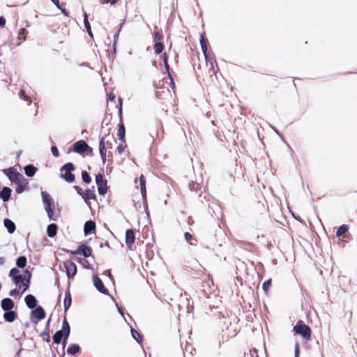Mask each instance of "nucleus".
<instances>
[{
    "label": "nucleus",
    "mask_w": 357,
    "mask_h": 357,
    "mask_svg": "<svg viewBox=\"0 0 357 357\" xmlns=\"http://www.w3.org/2000/svg\"><path fill=\"white\" fill-rule=\"evenodd\" d=\"M57 231V225L56 224H50L48 225L47 229V234L49 237H54L56 234Z\"/></svg>",
    "instance_id": "a211bd4d"
},
{
    "label": "nucleus",
    "mask_w": 357,
    "mask_h": 357,
    "mask_svg": "<svg viewBox=\"0 0 357 357\" xmlns=\"http://www.w3.org/2000/svg\"><path fill=\"white\" fill-rule=\"evenodd\" d=\"M66 270V274L69 278H73L77 273V266L71 261H66L64 264Z\"/></svg>",
    "instance_id": "1a4fd4ad"
},
{
    "label": "nucleus",
    "mask_w": 357,
    "mask_h": 357,
    "mask_svg": "<svg viewBox=\"0 0 357 357\" xmlns=\"http://www.w3.org/2000/svg\"><path fill=\"white\" fill-rule=\"evenodd\" d=\"M3 172L11 181L15 183L20 182V180L22 181L24 178L22 174L17 172L14 168L6 169L3 170Z\"/></svg>",
    "instance_id": "39448f33"
},
{
    "label": "nucleus",
    "mask_w": 357,
    "mask_h": 357,
    "mask_svg": "<svg viewBox=\"0 0 357 357\" xmlns=\"http://www.w3.org/2000/svg\"><path fill=\"white\" fill-rule=\"evenodd\" d=\"M118 0H104L105 3H109L111 4H114L117 2Z\"/></svg>",
    "instance_id": "79ce46f5"
},
{
    "label": "nucleus",
    "mask_w": 357,
    "mask_h": 357,
    "mask_svg": "<svg viewBox=\"0 0 357 357\" xmlns=\"http://www.w3.org/2000/svg\"><path fill=\"white\" fill-rule=\"evenodd\" d=\"M119 312H120L121 314H123V312H122V311H121V310L120 308H119Z\"/></svg>",
    "instance_id": "3c124183"
},
{
    "label": "nucleus",
    "mask_w": 357,
    "mask_h": 357,
    "mask_svg": "<svg viewBox=\"0 0 357 357\" xmlns=\"http://www.w3.org/2000/svg\"><path fill=\"white\" fill-rule=\"evenodd\" d=\"M16 264L19 268H24L26 264V258L24 256L20 257L16 261Z\"/></svg>",
    "instance_id": "393cba45"
},
{
    "label": "nucleus",
    "mask_w": 357,
    "mask_h": 357,
    "mask_svg": "<svg viewBox=\"0 0 357 357\" xmlns=\"http://www.w3.org/2000/svg\"><path fill=\"white\" fill-rule=\"evenodd\" d=\"M127 146L124 143H121L117 147V152L119 154H121L126 149Z\"/></svg>",
    "instance_id": "72a5a7b5"
},
{
    "label": "nucleus",
    "mask_w": 357,
    "mask_h": 357,
    "mask_svg": "<svg viewBox=\"0 0 357 357\" xmlns=\"http://www.w3.org/2000/svg\"><path fill=\"white\" fill-rule=\"evenodd\" d=\"M79 351V347L77 344H74V345H72L71 347H70L68 349V351L67 352L69 354H71V355H75L77 353H78Z\"/></svg>",
    "instance_id": "bb28decb"
},
{
    "label": "nucleus",
    "mask_w": 357,
    "mask_h": 357,
    "mask_svg": "<svg viewBox=\"0 0 357 357\" xmlns=\"http://www.w3.org/2000/svg\"><path fill=\"white\" fill-rule=\"evenodd\" d=\"M51 151L54 156L57 157L59 155V151L56 146H52Z\"/></svg>",
    "instance_id": "4c0bfd02"
},
{
    "label": "nucleus",
    "mask_w": 357,
    "mask_h": 357,
    "mask_svg": "<svg viewBox=\"0 0 357 357\" xmlns=\"http://www.w3.org/2000/svg\"><path fill=\"white\" fill-rule=\"evenodd\" d=\"M131 333H132V335L133 338L137 342L139 343L142 341V338H141L140 335L138 333V332L137 331L134 330V329H132Z\"/></svg>",
    "instance_id": "7c9ffc66"
},
{
    "label": "nucleus",
    "mask_w": 357,
    "mask_h": 357,
    "mask_svg": "<svg viewBox=\"0 0 357 357\" xmlns=\"http://www.w3.org/2000/svg\"><path fill=\"white\" fill-rule=\"evenodd\" d=\"M270 286H271V280L266 281L263 284V289H264V291L267 292Z\"/></svg>",
    "instance_id": "c9c22d12"
},
{
    "label": "nucleus",
    "mask_w": 357,
    "mask_h": 357,
    "mask_svg": "<svg viewBox=\"0 0 357 357\" xmlns=\"http://www.w3.org/2000/svg\"><path fill=\"white\" fill-rule=\"evenodd\" d=\"M42 200L48 218L52 220H56L59 215L55 211V204L51 196L44 192H41Z\"/></svg>",
    "instance_id": "f03ea898"
},
{
    "label": "nucleus",
    "mask_w": 357,
    "mask_h": 357,
    "mask_svg": "<svg viewBox=\"0 0 357 357\" xmlns=\"http://www.w3.org/2000/svg\"><path fill=\"white\" fill-rule=\"evenodd\" d=\"M1 307L5 312L12 310L14 307V303L10 298H4L1 301Z\"/></svg>",
    "instance_id": "4468645a"
},
{
    "label": "nucleus",
    "mask_w": 357,
    "mask_h": 357,
    "mask_svg": "<svg viewBox=\"0 0 357 357\" xmlns=\"http://www.w3.org/2000/svg\"><path fill=\"white\" fill-rule=\"evenodd\" d=\"M163 61H164V62L167 61V56L166 53H164V54H163Z\"/></svg>",
    "instance_id": "09e8293b"
},
{
    "label": "nucleus",
    "mask_w": 357,
    "mask_h": 357,
    "mask_svg": "<svg viewBox=\"0 0 357 357\" xmlns=\"http://www.w3.org/2000/svg\"><path fill=\"white\" fill-rule=\"evenodd\" d=\"M9 276L18 287L19 290H22V293L29 288L31 277L29 271H25L21 273L17 268H13L10 270Z\"/></svg>",
    "instance_id": "f257e3e1"
},
{
    "label": "nucleus",
    "mask_w": 357,
    "mask_h": 357,
    "mask_svg": "<svg viewBox=\"0 0 357 357\" xmlns=\"http://www.w3.org/2000/svg\"><path fill=\"white\" fill-rule=\"evenodd\" d=\"M16 184L17 185V187L15 188V192L18 194H20L26 189L28 182L24 178L22 179V181L20 180V182H17Z\"/></svg>",
    "instance_id": "2eb2a0df"
},
{
    "label": "nucleus",
    "mask_w": 357,
    "mask_h": 357,
    "mask_svg": "<svg viewBox=\"0 0 357 357\" xmlns=\"http://www.w3.org/2000/svg\"><path fill=\"white\" fill-rule=\"evenodd\" d=\"M135 236L132 229H128L126 232V243L130 249L135 243Z\"/></svg>",
    "instance_id": "9b49d317"
},
{
    "label": "nucleus",
    "mask_w": 357,
    "mask_h": 357,
    "mask_svg": "<svg viewBox=\"0 0 357 357\" xmlns=\"http://www.w3.org/2000/svg\"><path fill=\"white\" fill-rule=\"evenodd\" d=\"M82 178L83 181L86 183H89L91 181L90 176L85 171L82 172Z\"/></svg>",
    "instance_id": "2f4dec72"
},
{
    "label": "nucleus",
    "mask_w": 357,
    "mask_h": 357,
    "mask_svg": "<svg viewBox=\"0 0 357 357\" xmlns=\"http://www.w3.org/2000/svg\"><path fill=\"white\" fill-rule=\"evenodd\" d=\"M82 197L84 199H86L93 198L94 196L89 191H86L85 193L83 194Z\"/></svg>",
    "instance_id": "e433bc0d"
},
{
    "label": "nucleus",
    "mask_w": 357,
    "mask_h": 357,
    "mask_svg": "<svg viewBox=\"0 0 357 357\" xmlns=\"http://www.w3.org/2000/svg\"><path fill=\"white\" fill-rule=\"evenodd\" d=\"M65 333V336L66 339L70 333V326L67 321H63L62 325V331H57L53 336V340L56 344H59L62 337H63V333Z\"/></svg>",
    "instance_id": "20e7f679"
},
{
    "label": "nucleus",
    "mask_w": 357,
    "mask_h": 357,
    "mask_svg": "<svg viewBox=\"0 0 357 357\" xmlns=\"http://www.w3.org/2000/svg\"><path fill=\"white\" fill-rule=\"evenodd\" d=\"M96 228V225L93 221H87L84 225V233L87 235L89 233L94 230Z\"/></svg>",
    "instance_id": "5701e85b"
},
{
    "label": "nucleus",
    "mask_w": 357,
    "mask_h": 357,
    "mask_svg": "<svg viewBox=\"0 0 357 357\" xmlns=\"http://www.w3.org/2000/svg\"><path fill=\"white\" fill-rule=\"evenodd\" d=\"M24 172L26 176H33L36 172V168L33 165H29L24 167Z\"/></svg>",
    "instance_id": "b1692460"
},
{
    "label": "nucleus",
    "mask_w": 357,
    "mask_h": 357,
    "mask_svg": "<svg viewBox=\"0 0 357 357\" xmlns=\"http://www.w3.org/2000/svg\"><path fill=\"white\" fill-rule=\"evenodd\" d=\"M84 27L86 28V29L87 31H89L91 29V26H90L89 22L88 21L86 14L84 15Z\"/></svg>",
    "instance_id": "f704fd0d"
},
{
    "label": "nucleus",
    "mask_w": 357,
    "mask_h": 357,
    "mask_svg": "<svg viewBox=\"0 0 357 357\" xmlns=\"http://www.w3.org/2000/svg\"><path fill=\"white\" fill-rule=\"evenodd\" d=\"M164 63H165V66L166 70H169V64H168V62H167V61H166V62H164Z\"/></svg>",
    "instance_id": "de8ad7c7"
},
{
    "label": "nucleus",
    "mask_w": 357,
    "mask_h": 357,
    "mask_svg": "<svg viewBox=\"0 0 357 357\" xmlns=\"http://www.w3.org/2000/svg\"><path fill=\"white\" fill-rule=\"evenodd\" d=\"M96 183L98 185V192L104 195L107 192V185L106 181L103 179L101 174H98L96 176Z\"/></svg>",
    "instance_id": "6e6552de"
},
{
    "label": "nucleus",
    "mask_w": 357,
    "mask_h": 357,
    "mask_svg": "<svg viewBox=\"0 0 357 357\" xmlns=\"http://www.w3.org/2000/svg\"><path fill=\"white\" fill-rule=\"evenodd\" d=\"M3 317L8 322H13L17 317V314L13 310H8L4 312Z\"/></svg>",
    "instance_id": "f3484780"
},
{
    "label": "nucleus",
    "mask_w": 357,
    "mask_h": 357,
    "mask_svg": "<svg viewBox=\"0 0 357 357\" xmlns=\"http://www.w3.org/2000/svg\"><path fill=\"white\" fill-rule=\"evenodd\" d=\"M348 230V226L347 225H342V226H340L338 229L336 231V235L337 236H340L341 235H342L343 234H344L346 231H347Z\"/></svg>",
    "instance_id": "cd10ccee"
},
{
    "label": "nucleus",
    "mask_w": 357,
    "mask_h": 357,
    "mask_svg": "<svg viewBox=\"0 0 357 357\" xmlns=\"http://www.w3.org/2000/svg\"><path fill=\"white\" fill-rule=\"evenodd\" d=\"M87 148V144L84 141L80 140L75 143L73 150L77 153H84Z\"/></svg>",
    "instance_id": "f8f14e48"
},
{
    "label": "nucleus",
    "mask_w": 357,
    "mask_h": 357,
    "mask_svg": "<svg viewBox=\"0 0 357 357\" xmlns=\"http://www.w3.org/2000/svg\"><path fill=\"white\" fill-rule=\"evenodd\" d=\"M70 304H71V297H70V295L68 294V295L66 296L65 300H64L65 309L67 310L68 308H69V307L70 306Z\"/></svg>",
    "instance_id": "c756f323"
},
{
    "label": "nucleus",
    "mask_w": 357,
    "mask_h": 357,
    "mask_svg": "<svg viewBox=\"0 0 357 357\" xmlns=\"http://www.w3.org/2000/svg\"><path fill=\"white\" fill-rule=\"evenodd\" d=\"M295 357H298L299 356V344L298 343H296L295 344Z\"/></svg>",
    "instance_id": "58836bf2"
},
{
    "label": "nucleus",
    "mask_w": 357,
    "mask_h": 357,
    "mask_svg": "<svg viewBox=\"0 0 357 357\" xmlns=\"http://www.w3.org/2000/svg\"><path fill=\"white\" fill-rule=\"evenodd\" d=\"M114 139L112 137L107 136L105 138H102L99 144V152L103 163L106 160V146H109V139Z\"/></svg>",
    "instance_id": "0eeeda50"
},
{
    "label": "nucleus",
    "mask_w": 357,
    "mask_h": 357,
    "mask_svg": "<svg viewBox=\"0 0 357 357\" xmlns=\"http://www.w3.org/2000/svg\"><path fill=\"white\" fill-rule=\"evenodd\" d=\"M17 291L16 289H13V290H11V291H10V296H14L16 294Z\"/></svg>",
    "instance_id": "c03bdc74"
},
{
    "label": "nucleus",
    "mask_w": 357,
    "mask_h": 357,
    "mask_svg": "<svg viewBox=\"0 0 357 357\" xmlns=\"http://www.w3.org/2000/svg\"><path fill=\"white\" fill-rule=\"evenodd\" d=\"M0 262H2V259L0 258Z\"/></svg>",
    "instance_id": "864d4df0"
},
{
    "label": "nucleus",
    "mask_w": 357,
    "mask_h": 357,
    "mask_svg": "<svg viewBox=\"0 0 357 357\" xmlns=\"http://www.w3.org/2000/svg\"><path fill=\"white\" fill-rule=\"evenodd\" d=\"M93 280L94 286L100 292L107 294V290L105 287L102 280L98 277L94 276Z\"/></svg>",
    "instance_id": "ddd939ff"
},
{
    "label": "nucleus",
    "mask_w": 357,
    "mask_h": 357,
    "mask_svg": "<svg viewBox=\"0 0 357 357\" xmlns=\"http://www.w3.org/2000/svg\"><path fill=\"white\" fill-rule=\"evenodd\" d=\"M33 315L40 320L45 318V313L41 307H38L33 311Z\"/></svg>",
    "instance_id": "6ab92c4d"
},
{
    "label": "nucleus",
    "mask_w": 357,
    "mask_h": 357,
    "mask_svg": "<svg viewBox=\"0 0 357 357\" xmlns=\"http://www.w3.org/2000/svg\"><path fill=\"white\" fill-rule=\"evenodd\" d=\"M296 333L301 335L305 339H310L311 335L310 328L304 324L298 323L294 327Z\"/></svg>",
    "instance_id": "423d86ee"
},
{
    "label": "nucleus",
    "mask_w": 357,
    "mask_h": 357,
    "mask_svg": "<svg viewBox=\"0 0 357 357\" xmlns=\"http://www.w3.org/2000/svg\"><path fill=\"white\" fill-rule=\"evenodd\" d=\"M75 188L76 189L77 193L79 194L82 197L83 194L82 193V190L79 188H78L77 186H75Z\"/></svg>",
    "instance_id": "37998d69"
},
{
    "label": "nucleus",
    "mask_w": 357,
    "mask_h": 357,
    "mask_svg": "<svg viewBox=\"0 0 357 357\" xmlns=\"http://www.w3.org/2000/svg\"><path fill=\"white\" fill-rule=\"evenodd\" d=\"M10 192L11 190L9 188L4 187L0 193V197H1L4 202H6L10 199Z\"/></svg>",
    "instance_id": "aec40b11"
},
{
    "label": "nucleus",
    "mask_w": 357,
    "mask_h": 357,
    "mask_svg": "<svg viewBox=\"0 0 357 357\" xmlns=\"http://www.w3.org/2000/svg\"><path fill=\"white\" fill-rule=\"evenodd\" d=\"M164 48L163 45L161 43H157L154 45V51L156 54H160L162 52Z\"/></svg>",
    "instance_id": "c85d7f7f"
},
{
    "label": "nucleus",
    "mask_w": 357,
    "mask_h": 357,
    "mask_svg": "<svg viewBox=\"0 0 357 357\" xmlns=\"http://www.w3.org/2000/svg\"><path fill=\"white\" fill-rule=\"evenodd\" d=\"M185 238L187 241H190V240L192 238V235L189 233L185 234Z\"/></svg>",
    "instance_id": "ea45409f"
},
{
    "label": "nucleus",
    "mask_w": 357,
    "mask_h": 357,
    "mask_svg": "<svg viewBox=\"0 0 357 357\" xmlns=\"http://www.w3.org/2000/svg\"><path fill=\"white\" fill-rule=\"evenodd\" d=\"M200 45H201L203 53L204 54L205 56H206L207 47H206V40L203 35H201V36H200Z\"/></svg>",
    "instance_id": "a878e982"
},
{
    "label": "nucleus",
    "mask_w": 357,
    "mask_h": 357,
    "mask_svg": "<svg viewBox=\"0 0 357 357\" xmlns=\"http://www.w3.org/2000/svg\"><path fill=\"white\" fill-rule=\"evenodd\" d=\"M0 262H2V259L0 258Z\"/></svg>",
    "instance_id": "603ef678"
},
{
    "label": "nucleus",
    "mask_w": 357,
    "mask_h": 357,
    "mask_svg": "<svg viewBox=\"0 0 357 357\" xmlns=\"http://www.w3.org/2000/svg\"><path fill=\"white\" fill-rule=\"evenodd\" d=\"M4 225L6 227V229H8V231L10 234H12V233H13L15 231V225L10 220L5 219L4 220Z\"/></svg>",
    "instance_id": "412c9836"
},
{
    "label": "nucleus",
    "mask_w": 357,
    "mask_h": 357,
    "mask_svg": "<svg viewBox=\"0 0 357 357\" xmlns=\"http://www.w3.org/2000/svg\"><path fill=\"white\" fill-rule=\"evenodd\" d=\"M87 32L89 33V34L92 36V32H91V30L90 29L89 31H87Z\"/></svg>",
    "instance_id": "8fccbe9b"
},
{
    "label": "nucleus",
    "mask_w": 357,
    "mask_h": 357,
    "mask_svg": "<svg viewBox=\"0 0 357 357\" xmlns=\"http://www.w3.org/2000/svg\"><path fill=\"white\" fill-rule=\"evenodd\" d=\"M25 303L28 307L33 308L36 305V299L33 295H27L25 297Z\"/></svg>",
    "instance_id": "dca6fc26"
},
{
    "label": "nucleus",
    "mask_w": 357,
    "mask_h": 357,
    "mask_svg": "<svg viewBox=\"0 0 357 357\" xmlns=\"http://www.w3.org/2000/svg\"><path fill=\"white\" fill-rule=\"evenodd\" d=\"M6 20L3 17H0V26H4Z\"/></svg>",
    "instance_id": "a19ab883"
},
{
    "label": "nucleus",
    "mask_w": 357,
    "mask_h": 357,
    "mask_svg": "<svg viewBox=\"0 0 357 357\" xmlns=\"http://www.w3.org/2000/svg\"><path fill=\"white\" fill-rule=\"evenodd\" d=\"M73 255H82L85 257H89L91 255V250L89 247L82 245L77 250L71 252Z\"/></svg>",
    "instance_id": "9d476101"
},
{
    "label": "nucleus",
    "mask_w": 357,
    "mask_h": 357,
    "mask_svg": "<svg viewBox=\"0 0 357 357\" xmlns=\"http://www.w3.org/2000/svg\"><path fill=\"white\" fill-rule=\"evenodd\" d=\"M139 185H140V188H141L142 195L143 198L145 199L146 193V181H145V178L143 175H141V176L139 177Z\"/></svg>",
    "instance_id": "4be33fe9"
},
{
    "label": "nucleus",
    "mask_w": 357,
    "mask_h": 357,
    "mask_svg": "<svg viewBox=\"0 0 357 357\" xmlns=\"http://www.w3.org/2000/svg\"><path fill=\"white\" fill-rule=\"evenodd\" d=\"M114 98H115V96H114V94H112V93H111V94H109V95L108 96V99H109V100H114Z\"/></svg>",
    "instance_id": "49530a36"
},
{
    "label": "nucleus",
    "mask_w": 357,
    "mask_h": 357,
    "mask_svg": "<svg viewBox=\"0 0 357 357\" xmlns=\"http://www.w3.org/2000/svg\"><path fill=\"white\" fill-rule=\"evenodd\" d=\"M52 3L57 7H59V0H51Z\"/></svg>",
    "instance_id": "a18cd8bd"
},
{
    "label": "nucleus",
    "mask_w": 357,
    "mask_h": 357,
    "mask_svg": "<svg viewBox=\"0 0 357 357\" xmlns=\"http://www.w3.org/2000/svg\"><path fill=\"white\" fill-rule=\"evenodd\" d=\"M118 135H119L120 139H121V140L123 139L124 136H125V128L123 125H121L119 128Z\"/></svg>",
    "instance_id": "473e14b6"
},
{
    "label": "nucleus",
    "mask_w": 357,
    "mask_h": 357,
    "mask_svg": "<svg viewBox=\"0 0 357 357\" xmlns=\"http://www.w3.org/2000/svg\"><path fill=\"white\" fill-rule=\"evenodd\" d=\"M74 169L75 168L72 163L68 162L66 164L60 169L61 178L67 182H73L75 181V175L72 173V172Z\"/></svg>",
    "instance_id": "7ed1b4c3"
}]
</instances>
